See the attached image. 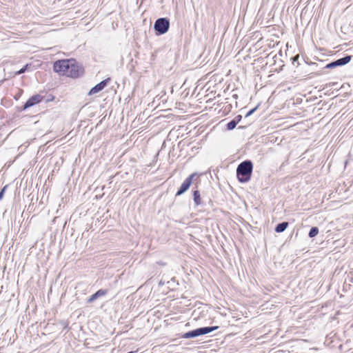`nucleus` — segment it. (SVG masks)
<instances>
[{
    "mask_svg": "<svg viewBox=\"0 0 353 353\" xmlns=\"http://www.w3.org/2000/svg\"><path fill=\"white\" fill-rule=\"evenodd\" d=\"M241 119L242 116L241 114L236 115L232 120L226 124V130L229 131L234 130Z\"/></svg>",
    "mask_w": 353,
    "mask_h": 353,
    "instance_id": "10",
    "label": "nucleus"
},
{
    "mask_svg": "<svg viewBox=\"0 0 353 353\" xmlns=\"http://www.w3.org/2000/svg\"><path fill=\"white\" fill-rule=\"evenodd\" d=\"M70 59H60L54 62L53 70L55 72L63 76H68V71L70 69Z\"/></svg>",
    "mask_w": 353,
    "mask_h": 353,
    "instance_id": "4",
    "label": "nucleus"
},
{
    "mask_svg": "<svg viewBox=\"0 0 353 353\" xmlns=\"http://www.w3.org/2000/svg\"><path fill=\"white\" fill-rule=\"evenodd\" d=\"M310 65H316V63L312 62V63H310Z\"/></svg>",
    "mask_w": 353,
    "mask_h": 353,
    "instance_id": "23",
    "label": "nucleus"
},
{
    "mask_svg": "<svg viewBox=\"0 0 353 353\" xmlns=\"http://www.w3.org/2000/svg\"><path fill=\"white\" fill-rule=\"evenodd\" d=\"M110 81H111L110 77H108V78L105 79L104 80L101 81V82H99V83L95 85L94 87H92L90 90V91L88 92V95H93L97 93H99V92L103 90L107 86L108 83Z\"/></svg>",
    "mask_w": 353,
    "mask_h": 353,
    "instance_id": "9",
    "label": "nucleus"
},
{
    "mask_svg": "<svg viewBox=\"0 0 353 353\" xmlns=\"http://www.w3.org/2000/svg\"><path fill=\"white\" fill-rule=\"evenodd\" d=\"M28 68H29V64L25 65L22 68L14 72V75H19V74L24 73L28 70Z\"/></svg>",
    "mask_w": 353,
    "mask_h": 353,
    "instance_id": "16",
    "label": "nucleus"
},
{
    "mask_svg": "<svg viewBox=\"0 0 353 353\" xmlns=\"http://www.w3.org/2000/svg\"><path fill=\"white\" fill-rule=\"evenodd\" d=\"M197 176L198 175H197L196 172H194V173L191 174L190 175H189L185 179V181L182 183V184L178 189V190L175 194V196H179L183 194V193H185L190 188V185H192L194 178Z\"/></svg>",
    "mask_w": 353,
    "mask_h": 353,
    "instance_id": "6",
    "label": "nucleus"
},
{
    "mask_svg": "<svg viewBox=\"0 0 353 353\" xmlns=\"http://www.w3.org/2000/svg\"><path fill=\"white\" fill-rule=\"evenodd\" d=\"M170 26V19L167 17H161L155 21L153 28L155 31V34L160 36L167 33Z\"/></svg>",
    "mask_w": 353,
    "mask_h": 353,
    "instance_id": "2",
    "label": "nucleus"
},
{
    "mask_svg": "<svg viewBox=\"0 0 353 353\" xmlns=\"http://www.w3.org/2000/svg\"><path fill=\"white\" fill-rule=\"evenodd\" d=\"M219 328V326H208V327H201L194 330H192L194 337H197L199 336H203L205 334H208L214 330H216Z\"/></svg>",
    "mask_w": 353,
    "mask_h": 353,
    "instance_id": "8",
    "label": "nucleus"
},
{
    "mask_svg": "<svg viewBox=\"0 0 353 353\" xmlns=\"http://www.w3.org/2000/svg\"><path fill=\"white\" fill-rule=\"evenodd\" d=\"M319 230L318 227H312L309 231L308 236L310 238H314L319 234Z\"/></svg>",
    "mask_w": 353,
    "mask_h": 353,
    "instance_id": "14",
    "label": "nucleus"
},
{
    "mask_svg": "<svg viewBox=\"0 0 353 353\" xmlns=\"http://www.w3.org/2000/svg\"><path fill=\"white\" fill-rule=\"evenodd\" d=\"M181 338H183V339H192V338H194V337L193 331L190 330L189 332H187L183 334L181 336Z\"/></svg>",
    "mask_w": 353,
    "mask_h": 353,
    "instance_id": "15",
    "label": "nucleus"
},
{
    "mask_svg": "<svg viewBox=\"0 0 353 353\" xmlns=\"http://www.w3.org/2000/svg\"><path fill=\"white\" fill-rule=\"evenodd\" d=\"M70 69L68 71V77L77 79L83 75L85 70L83 65L74 59H70Z\"/></svg>",
    "mask_w": 353,
    "mask_h": 353,
    "instance_id": "3",
    "label": "nucleus"
},
{
    "mask_svg": "<svg viewBox=\"0 0 353 353\" xmlns=\"http://www.w3.org/2000/svg\"><path fill=\"white\" fill-rule=\"evenodd\" d=\"M291 59H292V62L293 65L295 64V62H297V63L299 64V62H298L299 55L292 57Z\"/></svg>",
    "mask_w": 353,
    "mask_h": 353,
    "instance_id": "20",
    "label": "nucleus"
},
{
    "mask_svg": "<svg viewBox=\"0 0 353 353\" xmlns=\"http://www.w3.org/2000/svg\"><path fill=\"white\" fill-rule=\"evenodd\" d=\"M288 225H289V223L287 221H283V222L279 223L276 225V227L274 228V231L276 233H281L287 229Z\"/></svg>",
    "mask_w": 353,
    "mask_h": 353,
    "instance_id": "11",
    "label": "nucleus"
},
{
    "mask_svg": "<svg viewBox=\"0 0 353 353\" xmlns=\"http://www.w3.org/2000/svg\"><path fill=\"white\" fill-rule=\"evenodd\" d=\"M352 59V55L345 54L343 57L338 59L335 61H333L327 64H326L323 68L324 69H333L337 67H341L345 65L351 61Z\"/></svg>",
    "mask_w": 353,
    "mask_h": 353,
    "instance_id": "5",
    "label": "nucleus"
},
{
    "mask_svg": "<svg viewBox=\"0 0 353 353\" xmlns=\"http://www.w3.org/2000/svg\"><path fill=\"white\" fill-rule=\"evenodd\" d=\"M108 292V290H107V289H100L92 294L93 298H95L97 300L98 298L107 294Z\"/></svg>",
    "mask_w": 353,
    "mask_h": 353,
    "instance_id": "13",
    "label": "nucleus"
},
{
    "mask_svg": "<svg viewBox=\"0 0 353 353\" xmlns=\"http://www.w3.org/2000/svg\"><path fill=\"white\" fill-rule=\"evenodd\" d=\"M260 104L259 103L257 105H256L254 108H253L252 109H251L250 110H249L247 114H245V118L251 116L252 114H253L256 111V110L259 108Z\"/></svg>",
    "mask_w": 353,
    "mask_h": 353,
    "instance_id": "17",
    "label": "nucleus"
},
{
    "mask_svg": "<svg viewBox=\"0 0 353 353\" xmlns=\"http://www.w3.org/2000/svg\"><path fill=\"white\" fill-rule=\"evenodd\" d=\"M96 300L95 298H93V295L92 294L89 299H88V303H92Z\"/></svg>",
    "mask_w": 353,
    "mask_h": 353,
    "instance_id": "21",
    "label": "nucleus"
},
{
    "mask_svg": "<svg viewBox=\"0 0 353 353\" xmlns=\"http://www.w3.org/2000/svg\"><path fill=\"white\" fill-rule=\"evenodd\" d=\"M193 200L196 205H199L201 204V194L199 190H193Z\"/></svg>",
    "mask_w": 353,
    "mask_h": 353,
    "instance_id": "12",
    "label": "nucleus"
},
{
    "mask_svg": "<svg viewBox=\"0 0 353 353\" xmlns=\"http://www.w3.org/2000/svg\"><path fill=\"white\" fill-rule=\"evenodd\" d=\"M353 282V272L350 271L347 275V277L345 279V282Z\"/></svg>",
    "mask_w": 353,
    "mask_h": 353,
    "instance_id": "18",
    "label": "nucleus"
},
{
    "mask_svg": "<svg viewBox=\"0 0 353 353\" xmlns=\"http://www.w3.org/2000/svg\"><path fill=\"white\" fill-rule=\"evenodd\" d=\"M61 324H62L63 325H64V327H65V328H67V327H68V323H67L66 322L63 321V322L61 323Z\"/></svg>",
    "mask_w": 353,
    "mask_h": 353,
    "instance_id": "22",
    "label": "nucleus"
},
{
    "mask_svg": "<svg viewBox=\"0 0 353 353\" xmlns=\"http://www.w3.org/2000/svg\"><path fill=\"white\" fill-rule=\"evenodd\" d=\"M8 188V185H5L1 190H0V200L3 199L5 191L6 188Z\"/></svg>",
    "mask_w": 353,
    "mask_h": 353,
    "instance_id": "19",
    "label": "nucleus"
},
{
    "mask_svg": "<svg viewBox=\"0 0 353 353\" xmlns=\"http://www.w3.org/2000/svg\"><path fill=\"white\" fill-rule=\"evenodd\" d=\"M43 97L39 94H37L30 97L22 107L23 110H26L42 101Z\"/></svg>",
    "mask_w": 353,
    "mask_h": 353,
    "instance_id": "7",
    "label": "nucleus"
},
{
    "mask_svg": "<svg viewBox=\"0 0 353 353\" xmlns=\"http://www.w3.org/2000/svg\"><path fill=\"white\" fill-rule=\"evenodd\" d=\"M253 163L251 160H245L239 164L236 168V177L240 183H247L252 177Z\"/></svg>",
    "mask_w": 353,
    "mask_h": 353,
    "instance_id": "1",
    "label": "nucleus"
}]
</instances>
